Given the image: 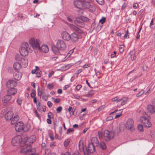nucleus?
Returning <instances> with one entry per match:
<instances>
[{"mask_svg": "<svg viewBox=\"0 0 155 155\" xmlns=\"http://www.w3.org/2000/svg\"><path fill=\"white\" fill-rule=\"evenodd\" d=\"M74 130V129L73 128H69L67 130L66 134H68L70 133V132H73Z\"/></svg>", "mask_w": 155, "mask_h": 155, "instance_id": "3c124183", "label": "nucleus"}, {"mask_svg": "<svg viewBox=\"0 0 155 155\" xmlns=\"http://www.w3.org/2000/svg\"><path fill=\"white\" fill-rule=\"evenodd\" d=\"M134 123L133 120L131 118L128 119L126 123V127L127 128L133 131L135 129L134 127Z\"/></svg>", "mask_w": 155, "mask_h": 155, "instance_id": "6e6552de", "label": "nucleus"}, {"mask_svg": "<svg viewBox=\"0 0 155 155\" xmlns=\"http://www.w3.org/2000/svg\"><path fill=\"white\" fill-rule=\"evenodd\" d=\"M47 105L49 108H50L52 106L53 104L51 101H48L47 102Z\"/></svg>", "mask_w": 155, "mask_h": 155, "instance_id": "864d4df0", "label": "nucleus"}, {"mask_svg": "<svg viewBox=\"0 0 155 155\" xmlns=\"http://www.w3.org/2000/svg\"><path fill=\"white\" fill-rule=\"evenodd\" d=\"M95 146L94 145L90 143H88L87 147L85 148L84 155H88L89 153H93L95 150Z\"/></svg>", "mask_w": 155, "mask_h": 155, "instance_id": "0eeeda50", "label": "nucleus"}, {"mask_svg": "<svg viewBox=\"0 0 155 155\" xmlns=\"http://www.w3.org/2000/svg\"><path fill=\"white\" fill-rule=\"evenodd\" d=\"M66 45L64 42L61 40H58L56 42V45L51 46L52 50L55 55H58L60 54V51H64L66 49Z\"/></svg>", "mask_w": 155, "mask_h": 155, "instance_id": "f03ea898", "label": "nucleus"}, {"mask_svg": "<svg viewBox=\"0 0 155 155\" xmlns=\"http://www.w3.org/2000/svg\"><path fill=\"white\" fill-rule=\"evenodd\" d=\"M82 87L81 84H78L76 87V89L77 91H79Z\"/></svg>", "mask_w": 155, "mask_h": 155, "instance_id": "de8ad7c7", "label": "nucleus"}, {"mask_svg": "<svg viewBox=\"0 0 155 155\" xmlns=\"http://www.w3.org/2000/svg\"><path fill=\"white\" fill-rule=\"evenodd\" d=\"M113 117L111 116H110L108 117L107 118V121H109L113 119Z\"/></svg>", "mask_w": 155, "mask_h": 155, "instance_id": "0e129e2a", "label": "nucleus"}, {"mask_svg": "<svg viewBox=\"0 0 155 155\" xmlns=\"http://www.w3.org/2000/svg\"><path fill=\"white\" fill-rule=\"evenodd\" d=\"M15 59L17 61H20L21 63L22 66L24 67H25L28 66V61L27 59L18 58V56H16Z\"/></svg>", "mask_w": 155, "mask_h": 155, "instance_id": "4468645a", "label": "nucleus"}, {"mask_svg": "<svg viewBox=\"0 0 155 155\" xmlns=\"http://www.w3.org/2000/svg\"><path fill=\"white\" fill-rule=\"evenodd\" d=\"M62 107L61 106H60V107H58L56 109V110L57 111V113H60V112H61L62 110Z\"/></svg>", "mask_w": 155, "mask_h": 155, "instance_id": "49530a36", "label": "nucleus"}, {"mask_svg": "<svg viewBox=\"0 0 155 155\" xmlns=\"http://www.w3.org/2000/svg\"><path fill=\"white\" fill-rule=\"evenodd\" d=\"M90 143L95 146H97L99 145V142L97 138L96 137H92L91 140V143Z\"/></svg>", "mask_w": 155, "mask_h": 155, "instance_id": "4be33fe9", "label": "nucleus"}, {"mask_svg": "<svg viewBox=\"0 0 155 155\" xmlns=\"http://www.w3.org/2000/svg\"><path fill=\"white\" fill-rule=\"evenodd\" d=\"M61 155H71V154L68 152H65L64 154H61ZM72 155H80L78 153H74Z\"/></svg>", "mask_w": 155, "mask_h": 155, "instance_id": "ea45409f", "label": "nucleus"}, {"mask_svg": "<svg viewBox=\"0 0 155 155\" xmlns=\"http://www.w3.org/2000/svg\"><path fill=\"white\" fill-rule=\"evenodd\" d=\"M81 35H78L75 33H72L71 35V40L73 42H76L78 40L79 38H81Z\"/></svg>", "mask_w": 155, "mask_h": 155, "instance_id": "ddd939ff", "label": "nucleus"}, {"mask_svg": "<svg viewBox=\"0 0 155 155\" xmlns=\"http://www.w3.org/2000/svg\"><path fill=\"white\" fill-rule=\"evenodd\" d=\"M70 27L73 30L78 33L82 34L83 33V31L82 29L79 28L73 24H70Z\"/></svg>", "mask_w": 155, "mask_h": 155, "instance_id": "dca6fc26", "label": "nucleus"}, {"mask_svg": "<svg viewBox=\"0 0 155 155\" xmlns=\"http://www.w3.org/2000/svg\"><path fill=\"white\" fill-rule=\"evenodd\" d=\"M150 135L153 140L155 141V131H151Z\"/></svg>", "mask_w": 155, "mask_h": 155, "instance_id": "e433bc0d", "label": "nucleus"}, {"mask_svg": "<svg viewBox=\"0 0 155 155\" xmlns=\"http://www.w3.org/2000/svg\"><path fill=\"white\" fill-rule=\"evenodd\" d=\"M74 6L77 8L82 9V1H75L74 2Z\"/></svg>", "mask_w": 155, "mask_h": 155, "instance_id": "6ab92c4d", "label": "nucleus"}, {"mask_svg": "<svg viewBox=\"0 0 155 155\" xmlns=\"http://www.w3.org/2000/svg\"><path fill=\"white\" fill-rule=\"evenodd\" d=\"M100 146L101 149L103 150H104L106 149L107 147L104 142L100 143Z\"/></svg>", "mask_w": 155, "mask_h": 155, "instance_id": "473e14b6", "label": "nucleus"}, {"mask_svg": "<svg viewBox=\"0 0 155 155\" xmlns=\"http://www.w3.org/2000/svg\"><path fill=\"white\" fill-rule=\"evenodd\" d=\"M22 76V73L21 72H17L16 73H15L14 76V78L15 80L18 81L19 80Z\"/></svg>", "mask_w": 155, "mask_h": 155, "instance_id": "b1692460", "label": "nucleus"}, {"mask_svg": "<svg viewBox=\"0 0 155 155\" xmlns=\"http://www.w3.org/2000/svg\"><path fill=\"white\" fill-rule=\"evenodd\" d=\"M128 98L126 97H123L119 100L118 101L119 102L122 101L121 105L122 106L124 105L127 103Z\"/></svg>", "mask_w": 155, "mask_h": 155, "instance_id": "cd10ccee", "label": "nucleus"}, {"mask_svg": "<svg viewBox=\"0 0 155 155\" xmlns=\"http://www.w3.org/2000/svg\"><path fill=\"white\" fill-rule=\"evenodd\" d=\"M26 138H28L27 137L24 138L22 140V138L21 136H18L15 137L12 140V143L14 146H17L20 144V146L23 147V149L24 147H26L25 143L24 142V139Z\"/></svg>", "mask_w": 155, "mask_h": 155, "instance_id": "7ed1b4c3", "label": "nucleus"}, {"mask_svg": "<svg viewBox=\"0 0 155 155\" xmlns=\"http://www.w3.org/2000/svg\"><path fill=\"white\" fill-rule=\"evenodd\" d=\"M94 94L95 92L94 90H91L88 92V94L84 95V96L89 97L94 95Z\"/></svg>", "mask_w": 155, "mask_h": 155, "instance_id": "c756f323", "label": "nucleus"}, {"mask_svg": "<svg viewBox=\"0 0 155 155\" xmlns=\"http://www.w3.org/2000/svg\"><path fill=\"white\" fill-rule=\"evenodd\" d=\"M51 119L48 118L47 119V121L48 124H51Z\"/></svg>", "mask_w": 155, "mask_h": 155, "instance_id": "e2e57ef3", "label": "nucleus"}, {"mask_svg": "<svg viewBox=\"0 0 155 155\" xmlns=\"http://www.w3.org/2000/svg\"><path fill=\"white\" fill-rule=\"evenodd\" d=\"M35 113L36 114V116L38 118H41V117L40 115H39L37 111L36 110L35 111Z\"/></svg>", "mask_w": 155, "mask_h": 155, "instance_id": "680f3d73", "label": "nucleus"}, {"mask_svg": "<svg viewBox=\"0 0 155 155\" xmlns=\"http://www.w3.org/2000/svg\"><path fill=\"white\" fill-rule=\"evenodd\" d=\"M138 130L141 132H143V127L142 125L139 124L137 127Z\"/></svg>", "mask_w": 155, "mask_h": 155, "instance_id": "58836bf2", "label": "nucleus"}, {"mask_svg": "<svg viewBox=\"0 0 155 155\" xmlns=\"http://www.w3.org/2000/svg\"><path fill=\"white\" fill-rule=\"evenodd\" d=\"M13 66L14 69L17 71H18L21 68V64L17 62L15 63Z\"/></svg>", "mask_w": 155, "mask_h": 155, "instance_id": "a878e982", "label": "nucleus"}, {"mask_svg": "<svg viewBox=\"0 0 155 155\" xmlns=\"http://www.w3.org/2000/svg\"><path fill=\"white\" fill-rule=\"evenodd\" d=\"M98 134L99 138L100 139H101L102 138H104V133L103 134L101 131L99 130L98 131Z\"/></svg>", "mask_w": 155, "mask_h": 155, "instance_id": "f704fd0d", "label": "nucleus"}, {"mask_svg": "<svg viewBox=\"0 0 155 155\" xmlns=\"http://www.w3.org/2000/svg\"><path fill=\"white\" fill-rule=\"evenodd\" d=\"M28 49H29V45L26 42L23 43L21 47L19 49L20 54L23 56H27L28 54Z\"/></svg>", "mask_w": 155, "mask_h": 155, "instance_id": "39448f33", "label": "nucleus"}, {"mask_svg": "<svg viewBox=\"0 0 155 155\" xmlns=\"http://www.w3.org/2000/svg\"><path fill=\"white\" fill-rule=\"evenodd\" d=\"M38 50L40 51L41 50L44 53H46L48 51L49 49L47 45H43L40 47V49Z\"/></svg>", "mask_w": 155, "mask_h": 155, "instance_id": "bb28decb", "label": "nucleus"}, {"mask_svg": "<svg viewBox=\"0 0 155 155\" xmlns=\"http://www.w3.org/2000/svg\"><path fill=\"white\" fill-rule=\"evenodd\" d=\"M44 89L42 88L38 87V95L39 96H41L44 93Z\"/></svg>", "mask_w": 155, "mask_h": 155, "instance_id": "7c9ffc66", "label": "nucleus"}, {"mask_svg": "<svg viewBox=\"0 0 155 155\" xmlns=\"http://www.w3.org/2000/svg\"><path fill=\"white\" fill-rule=\"evenodd\" d=\"M32 91H33L32 92L31 94V97L32 98H34L35 97H36L35 95V91L34 90H32Z\"/></svg>", "mask_w": 155, "mask_h": 155, "instance_id": "c03bdc74", "label": "nucleus"}, {"mask_svg": "<svg viewBox=\"0 0 155 155\" xmlns=\"http://www.w3.org/2000/svg\"><path fill=\"white\" fill-rule=\"evenodd\" d=\"M140 120L144 127H150L151 126V123L147 118L142 117L140 118Z\"/></svg>", "mask_w": 155, "mask_h": 155, "instance_id": "1a4fd4ad", "label": "nucleus"}, {"mask_svg": "<svg viewBox=\"0 0 155 155\" xmlns=\"http://www.w3.org/2000/svg\"><path fill=\"white\" fill-rule=\"evenodd\" d=\"M124 45H121L119 47V50L120 53H122L124 51Z\"/></svg>", "mask_w": 155, "mask_h": 155, "instance_id": "a18cd8bd", "label": "nucleus"}, {"mask_svg": "<svg viewBox=\"0 0 155 155\" xmlns=\"http://www.w3.org/2000/svg\"><path fill=\"white\" fill-rule=\"evenodd\" d=\"M127 6V4L126 3H124L122 5L121 7V10H123Z\"/></svg>", "mask_w": 155, "mask_h": 155, "instance_id": "4d7b16f0", "label": "nucleus"}, {"mask_svg": "<svg viewBox=\"0 0 155 155\" xmlns=\"http://www.w3.org/2000/svg\"><path fill=\"white\" fill-rule=\"evenodd\" d=\"M119 100V99H118V98L117 97H114V98H113L112 99V101H116L117 102H119V101H118Z\"/></svg>", "mask_w": 155, "mask_h": 155, "instance_id": "603ef678", "label": "nucleus"}, {"mask_svg": "<svg viewBox=\"0 0 155 155\" xmlns=\"http://www.w3.org/2000/svg\"><path fill=\"white\" fill-rule=\"evenodd\" d=\"M48 118L51 119L54 117V115L51 112H49L48 114Z\"/></svg>", "mask_w": 155, "mask_h": 155, "instance_id": "79ce46f5", "label": "nucleus"}, {"mask_svg": "<svg viewBox=\"0 0 155 155\" xmlns=\"http://www.w3.org/2000/svg\"><path fill=\"white\" fill-rule=\"evenodd\" d=\"M116 51H114L113 52V54H112L111 55V58H114L116 56Z\"/></svg>", "mask_w": 155, "mask_h": 155, "instance_id": "13d9d810", "label": "nucleus"}, {"mask_svg": "<svg viewBox=\"0 0 155 155\" xmlns=\"http://www.w3.org/2000/svg\"><path fill=\"white\" fill-rule=\"evenodd\" d=\"M11 98V96L8 94L3 97L2 99V101L3 102L6 103L9 101Z\"/></svg>", "mask_w": 155, "mask_h": 155, "instance_id": "aec40b11", "label": "nucleus"}, {"mask_svg": "<svg viewBox=\"0 0 155 155\" xmlns=\"http://www.w3.org/2000/svg\"><path fill=\"white\" fill-rule=\"evenodd\" d=\"M36 140V137L32 135L29 138H26L24 139V142L25 143L26 147H24L21 150V152L24 153H27V155H38L35 153V150L32 149L31 145Z\"/></svg>", "mask_w": 155, "mask_h": 155, "instance_id": "f257e3e1", "label": "nucleus"}, {"mask_svg": "<svg viewBox=\"0 0 155 155\" xmlns=\"http://www.w3.org/2000/svg\"><path fill=\"white\" fill-rule=\"evenodd\" d=\"M87 8H88L89 10L91 12H94L95 10V6L93 5H90V3L89 4V6H88Z\"/></svg>", "mask_w": 155, "mask_h": 155, "instance_id": "2f4dec72", "label": "nucleus"}, {"mask_svg": "<svg viewBox=\"0 0 155 155\" xmlns=\"http://www.w3.org/2000/svg\"><path fill=\"white\" fill-rule=\"evenodd\" d=\"M53 87V84H49L47 86V87L49 89H51Z\"/></svg>", "mask_w": 155, "mask_h": 155, "instance_id": "8fccbe9b", "label": "nucleus"}, {"mask_svg": "<svg viewBox=\"0 0 155 155\" xmlns=\"http://www.w3.org/2000/svg\"><path fill=\"white\" fill-rule=\"evenodd\" d=\"M17 84V82L13 80L8 81L6 83V86L8 88L15 87Z\"/></svg>", "mask_w": 155, "mask_h": 155, "instance_id": "f8f14e48", "label": "nucleus"}, {"mask_svg": "<svg viewBox=\"0 0 155 155\" xmlns=\"http://www.w3.org/2000/svg\"><path fill=\"white\" fill-rule=\"evenodd\" d=\"M71 140L70 138L66 139L64 142V146L65 147H67L69 144Z\"/></svg>", "mask_w": 155, "mask_h": 155, "instance_id": "72a5a7b5", "label": "nucleus"}, {"mask_svg": "<svg viewBox=\"0 0 155 155\" xmlns=\"http://www.w3.org/2000/svg\"><path fill=\"white\" fill-rule=\"evenodd\" d=\"M82 9L87 8L88 6H89L90 3L86 0H84L82 1Z\"/></svg>", "mask_w": 155, "mask_h": 155, "instance_id": "393cba45", "label": "nucleus"}, {"mask_svg": "<svg viewBox=\"0 0 155 155\" xmlns=\"http://www.w3.org/2000/svg\"><path fill=\"white\" fill-rule=\"evenodd\" d=\"M24 124L22 122H19L16 124L15 128L16 131L20 132L24 130Z\"/></svg>", "mask_w": 155, "mask_h": 155, "instance_id": "9d476101", "label": "nucleus"}, {"mask_svg": "<svg viewBox=\"0 0 155 155\" xmlns=\"http://www.w3.org/2000/svg\"><path fill=\"white\" fill-rule=\"evenodd\" d=\"M61 36L62 38L66 41H69L71 39V35L66 31H63Z\"/></svg>", "mask_w": 155, "mask_h": 155, "instance_id": "2eb2a0df", "label": "nucleus"}, {"mask_svg": "<svg viewBox=\"0 0 155 155\" xmlns=\"http://www.w3.org/2000/svg\"><path fill=\"white\" fill-rule=\"evenodd\" d=\"M78 147L80 150L81 152H83L84 153L85 151V148H84L83 141H79L78 144Z\"/></svg>", "mask_w": 155, "mask_h": 155, "instance_id": "5701e85b", "label": "nucleus"}, {"mask_svg": "<svg viewBox=\"0 0 155 155\" xmlns=\"http://www.w3.org/2000/svg\"><path fill=\"white\" fill-rule=\"evenodd\" d=\"M147 109L148 112L151 114L155 112V108L152 105H149L147 107Z\"/></svg>", "mask_w": 155, "mask_h": 155, "instance_id": "412c9836", "label": "nucleus"}, {"mask_svg": "<svg viewBox=\"0 0 155 155\" xmlns=\"http://www.w3.org/2000/svg\"><path fill=\"white\" fill-rule=\"evenodd\" d=\"M138 6V4L137 3H134L133 4V7L134 8L136 9Z\"/></svg>", "mask_w": 155, "mask_h": 155, "instance_id": "338daca9", "label": "nucleus"}, {"mask_svg": "<svg viewBox=\"0 0 155 155\" xmlns=\"http://www.w3.org/2000/svg\"><path fill=\"white\" fill-rule=\"evenodd\" d=\"M19 119V117L18 115L15 116L12 118L11 121V124H15L18 120Z\"/></svg>", "mask_w": 155, "mask_h": 155, "instance_id": "c85d7f7f", "label": "nucleus"}, {"mask_svg": "<svg viewBox=\"0 0 155 155\" xmlns=\"http://www.w3.org/2000/svg\"><path fill=\"white\" fill-rule=\"evenodd\" d=\"M106 18L105 17H102L99 20V22L102 25L106 22Z\"/></svg>", "mask_w": 155, "mask_h": 155, "instance_id": "c9c22d12", "label": "nucleus"}, {"mask_svg": "<svg viewBox=\"0 0 155 155\" xmlns=\"http://www.w3.org/2000/svg\"><path fill=\"white\" fill-rule=\"evenodd\" d=\"M39 41L38 39L35 40L34 38H32L29 40L30 46H29V50L32 51L33 49L40 50V47L39 44Z\"/></svg>", "mask_w": 155, "mask_h": 155, "instance_id": "20e7f679", "label": "nucleus"}, {"mask_svg": "<svg viewBox=\"0 0 155 155\" xmlns=\"http://www.w3.org/2000/svg\"><path fill=\"white\" fill-rule=\"evenodd\" d=\"M144 91L141 90L137 94L136 96L137 97H139L142 95L144 93Z\"/></svg>", "mask_w": 155, "mask_h": 155, "instance_id": "a19ab883", "label": "nucleus"}, {"mask_svg": "<svg viewBox=\"0 0 155 155\" xmlns=\"http://www.w3.org/2000/svg\"><path fill=\"white\" fill-rule=\"evenodd\" d=\"M130 55L131 57L133 56V58L132 59V61H133L135 59L136 56L135 54V52L134 51H132L130 52Z\"/></svg>", "mask_w": 155, "mask_h": 155, "instance_id": "4c0bfd02", "label": "nucleus"}, {"mask_svg": "<svg viewBox=\"0 0 155 155\" xmlns=\"http://www.w3.org/2000/svg\"><path fill=\"white\" fill-rule=\"evenodd\" d=\"M17 89L15 87L9 88L7 91L8 94L11 95H15L17 93Z\"/></svg>", "mask_w": 155, "mask_h": 155, "instance_id": "a211bd4d", "label": "nucleus"}, {"mask_svg": "<svg viewBox=\"0 0 155 155\" xmlns=\"http://www.w3.org/2000/svg\"><path fill=\"white\" fill-rule=\"evenodd\" d=\"M73 96L75 99H79L80 98V95L78 94H74Z\"/></svg>", "mask_w": 155, "mask_h": 155, "instance_id": "5fc2aeb1", "label": "nucleus"}, {"mask_svg": "<svg viewBox=\"0 0 155 155\" xmlns=\"http://www.w3.org/2000/svg\"><path fill=\"white\" fill-rule=\"evenodd\" d=\"M14 113L12 111H8L5 115V118L6 120H10L12 117Z\"/></svg>", "mask_w": 155, "mask_h": 155, "instance_id": "f3484780", "label": "nucleus"}, {"mask_svg": "<svg viewBox=\"0 0 155 155\" xmlns=\"http://www.w3.org/2000/svg\"><path fill=\"white\" fill-rule=\"evenodd\" d=\"M102 27V25L98 24L96 28V29L98 31H99L101 30Z\"/></svg>", "mask_w": 155, "mask_h": 155, "instance_id": "09e8293b", "label": "nucleus"}, {"mask_svg": "<svg viewBox=\"0 0 155 155\" xmlns=\"http://www.w3.org/2000/svg\"><path fill=\"white\" fill-rule=\"evenodd\" d=\"M54 73V72L53 71H51L48 74V77L49 78L51 77Z\"/></svg>", "mask_w": 155, "mask_h": 155, "instance_id": "052dcab7", "label": "nucleus"}, {"mask_svg": "<svg viewBox=\"0 0 155 155\" xmlns=\"http://www.w3.org/2000/svg\"><path fill=\"white\" fill-rule=\"evenodd\" d=\"M57 93L58 94H61L62 93V91L61 89H60L58 90Z\"/></svg>", "mask_w": 155, "mask_h": 155, "instance_id": "774afa93", "label": "nucleus"}, {"mask_svg": "<svg viewBox=\"0 0 155 155\" xmlns=\"http://www.w3.org/2000/svg\"><path fill=\"white\" fill-rule=\"evenodd\" d=\"M42 99L43 100H44L45 101H47L48 100V97H46V96H43L42 97Z\"/></svg>", "mask_w": 155, "mask_h": 155, "instance_id": "69168bd1", "label": "nucleus"}, {"mask_svg": "<svg viewBox=\"0 0 155 155\" xmlns=\"http://www.w3.org/2000/svg\"><path fill=\"white\" fill-rule=\"evenodd\" d=\"M144 10L143 9H142L140 10L139 12H138V15H141L144 12Z\"/></svg>", "mask_w": 155, "mask_h": 155, "instance_id": "bf43d9fd", "label": "nucleus"}, {"mask_svg": "<svg viewBox=\"0 0 155 155\" xmlns=\"http://www.w3.org/2000/svg\"><path fill=\"white\" fill-rule=\"evenodd\" d=\"M114 136V133L113 131H109L105 130L104 132V139L106 141H109L113 139Z\"/></svg>", "mask_w": 155, "mask_h": 155, "instance_id": "423d86ee", "label": "nucleus"}, {"mask_svg": "<svg viewBox=\"0 0 155 155\" xmlns=\"http://www.w3.org/2000/svg\"><path fill=\"white\" fill-rule=\"evenodd\" d=\"M17 102L18 104L19 105H21L22 102L21 100V99H18L17 100Z\"/></svg>", "mask_w": 155, "mask_h": 155, "instance_id": "6e6d98bb", "label": "nucleus"}, {"mask_svg": "<svg viewBox=\"0 0 155 155\" xmlns=\"http://www.w3.org/2000/svg\"><path fill=\"white\" fill-rule=\"evenodd\" d=\"M74 48L70 50L68 53L67 54V56H68V57H69L70 55L73 53L74 51Z\"/></svg>", "mask_w": 155, "mask_h": 155, "instance_id": "37998d69", "label": "nucleus"}, {"mask_svg": "<svg viewBox=\"0 0 155 155\" xmlns=\"http://www.w3.org/2000/svg\"><path fill=\"white\" fill-rule=\"evenodd\" d=\"M74 23L75 25L79 27L83 28L85 26L84 21L81 18H77L74 21Z\"/></svg>", "mask_w": 155, "mask_h": 155, "instance_id": "9b49d317", "label": "nucleus"}]
</instances>
